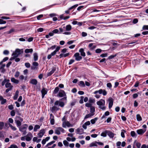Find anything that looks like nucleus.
Returning a JSON list of instances; mask_svg holds the SVG:
<instances>
[{"label": "nucleus", "instance_id": "f257e3e1", "mask_svg": "<svg viewBox=\"0 0 148 148\" xmlns=\"http://www.w3.org/2000/svg\"><path fill=\"white\" fill-rule=\"evenodd\" d=\"M58 97H64L63 98L60 99V101H66L67 97L66 93L64 90H60L58 92V94L57 96Z\"/></svg>", "mask_w": 148, "mask_h": 148}, {"label": "nucleus", "instance_id": "f03ea898", "mask_svg": "<svg viewBox=\"0 0 148 148\" xmlns=\"http://www.w3.org/2000/svg\"><path fill=\"white\" fill-rule=\"evenodd\" d=\"M28 127V125L27 124H25L18 128L19 130L23 133V135H25L26 134V130Z\"/></svg>", "mask_w": 148, "mask_h": 148}, {"label": "nucleus", "instance_id": "7ed1b4c3", "mask_svg": "<svg viewBox=\"0 0 148 148\" xmlns=\"http://www.w3.org/2000/svg\"><path fill=\"white\" fill-rule=\"evenodd\" d=\"M60 132L62 133L64 132V130L61 127H59L56 128L55 130V133L58 135H60Z\"/></svg>", "mask_w": 148, "mask_h": 148}, {"label": "nucleus", "instance_id": "20e7f679", "mask_svg": "<svg viewBox=\"0 0 148 148\" xmlns=\"http://www.w3.org/2000/svg\"><path fill=\"white\" fill-rule=\"evenodd\" d=\"M54 105L55 106L59 105L61 107H63L64 106V102L60 101L59 100L56 101L54 103Z\"/></svg>", "mask_w": 148, "mask_h": 148}, {"label": "nucleus", "instance_id": "39448f33", "mask_svg": "<svg viewBox=\"0 0 148 148\" xmlns=\"http://www.w3.org/2000/svg\"><path fill=\"white\" fill-rule=\"evenodd\" d=\"M74 57L75 58V60L77 61H79L82 59V57L80 56L79 53H75L74 55Z\"/></svg>", "mask_w": 148, "mask_h": 148}, {"label": "nucleus", "instance_id": "423d86ee", "mask_svg": "<svg viewBox=\"0 0 148 148\" xmlns=\"http://www.w3.org/2000/svg\"><path fill=\"white\" fill-rule=\"evenodd\" d=\"M108 101H109V108L110 109L113 105V99L112 97H109L108 99Z\"/></svg>", "mask_w": 148, "mask_h": 148}, {"label": "nucleus", "instance_id": "0eeeda50", "mask_svg": "<svg viewBox=\"0 0 148 148\" xmlns=\"http://www.w3.org/2000/svg\"><path fill=\"white\" fill-rule=\"evenodd\" d=\"M105 103V101L104 100L102 99H101L100 100L97 102V104L99 106H100L102 105L104 106Z\"/></svg>", "mask_w": 148, "mask_h": 148}, {"label": "nucleus", "instance_id": "6e6552de", "mask_svg": "<svg viewBox=\"0 0 148 148\" xmlns=\"http://www.w3.org/2000/svg\"><path fill=\"white\" fill-rule=\"evenodd\" d=\"M32 65L33 66L31 67V69L32 70H34L37 69L36 67L38 66V64L37 62H35L33 63Z\"/></svg>", "mask_w": 148, "mask_h": 148}, {"label": "nucleus", "instance_id": "1a4fd4ad", "mask_svg": "<svg viewBox=\"0 0 148 148\" xmlns=\"http://www.w3.org/2000/svg\"><path fill=\"white\" fill-rule=\"evenodd\" d=\"M76 134L80 135L83 134L84 133V130L82 128H78L76 130Z\"/></svg>", "mask_w": 148, "mask_h": 148}, {"label": "nucleus", "instance_id": "9d476101", "mask_svg": "<svg viewBox=\"0 0 148 148\" xmlns=\"http://www.w3.org/2000/svg\"><path fill=\"white\" fill-rule=\"evenodd\" d=\"M45 133V130L44 129H42L40 130L38 134L39 137L40 138H41L44 135Z\"/></svg>", "mask_w": 148, "mask_h": 148}, {"label": "nucleus", "instance_id": "9b49d317", "mask_svg": "<svg viewBox=\"0 0 148 148\" xmlns=\"http://www.w3.org/2000/svg\"><path fill=\"white\" fill-rule=\"evenodd\" d=\"M56 68L55 67H53L51 70L47 74V76H49L51 75L54 72L56 71Z\"/></svg>", "mask_w": 148, "mask_h": 148}, {"label": "nucleus", "instance_id": "f8f14e48", "mask_svg": "<svg viewBox=\"0 0 148 148\" xmlns=\"http://www.w3.org/2000/svg\"><path fill=\"white\" fill-rule=\"evenodd\" d=\"M71 125L70 123L67 121L66 122H64L62 123V127L65 128L66 127V126H67L68 127H69L71 126Z\"/></svg>", "mask_w": 148, "mask_h": 148}, {"label": "nucleus", "instance_id": "ddd939ff", "mask_svg": "<svg viewBox=\"0 0 148 148\" xmlns=\"http://www.w3.org/2000/svg\"><path fill=\"white\" fill-rule=\"evenodd\" d=\"M146 131V130H143V129H140L137 130V134L139 135H142Z\"/></svg>", "mask_w": 148, "mask_h": 148}, {"label": "nucleus", "instance_id": "4468645a", "mask_svg": "<svg viewBox=\"0 0 148 148\" xmlns=\"http://www.w3.org/2000/svg\"><path fill=\"white\" fill-rule=\"evenodd\" d=\"M79 52L80 53V54L83 57L85 56L86 54L83 48L80 49L79 50Z\"/></svg>", "mask_w": 148, "mask_h": 148}, {"label": "nucleus", "instance_id": "2eb2a0df", "mask_svg": "<svg viewBox=\"0 0 148 148\" xmlns=\"http://www.w3.org/2000/svg\"><path fill=\"white\" fill-rule=\"evenodd\" d=\"M30 83L33 85H36L37 84L38 82L36 79H33L31 80L30 82Z\"/></svg>", "mask_w": 148, "mask_h": 148}, {"label": "nucleus", "instance_id": "dca6fc26", "mask_svg": "<svg viewBox=\"0 0 148 148\" xmlns=\"http://www.w3.org/2000/svg\"><path fill=\"white\" fill-rule=\"evenodd\" d=\"M65 28V31H69L71 30L72 29V27L69 24L66 26Z\"/></svg>", "mask_w": 148, "mask_h": 148}, {"label": "nucleus", "instance_id": "f3484780", "mask_svg": "<svg viewBox=\"0 0 148 148\" xmlns=\"http://www.w3.org/2000/svg\"><path fill=\"white\" fill-rule=\"evenodd\" d=\"M107 135L110 138H113L114 135V134L113 133L109 131H107Z\"/></svg>", "mask_w": 148, "mask_h": 148}, {"label": "nucleus", "instance_id": "a211bd4d", "mask_svg": "<svg viewBox=\"0 0 148 148\" xmlns=\"http://www.w3.org/2000/svg\"><path fill=\"white\" fill-rule=\"evenodd\" d=\"M47 89L45 88H43L41 91L42 94H44L45 95L47 93Z\"/></svg>", "mask_w": 148, "mask_h": 148}, {"label": "nucleus", "instance_id": "6ab92c4d", "mask_svg": "<svg viewBox=\"0 0 148 148\" xmlns=\"http://www.w3.org/2000/svg\"><path fill=\"white\" fill-rule=\"evenodd\" d=\"M95 114V113H89L88 114H86V116H85L84 119H87V118H90L93 116Z\"/></svg>", "mask_w": 148, "mask_h": 148}, {"label": "nucleus", "instance_id": "aec40b11", "mask_svg": "<svg viewBox=\"0 0 148 148\" xmlns=\"http://www.w3.org/2000/svg\"><path fill=\"white\" fill-rule=\"evenodd\" d=\"M15 52L18 55H20L23 52V51L22 49L21 50L19 49H16Z\"/></svg>", "mask_w": 148, "mask_h": 148}, {"label": "nucleus", "instance_id": "412c9836", "mask_svg": "<svg viewBox=\"0 0 148 148\" xmlns=\"http://www.w3.org/2000/svg\"><path fill=\"white\" fill-rule=\"evenodd\" d=\"M11 81L16 84H18L19 82V81L18 80L16 79L14 77H12L11 79Z\"/></svg>", "mask_w": 148, "mask_h": 148}, {"label": "nucleus", "instance_id": "4be33fe9", "mask_svg": "<svg viewBox=\"0 0 148 148\" xmlns=\"http://www.w3.org/2000/svg\"><path fill=\"white\" fill-rule=\"evenodd\" d=\"M15 122L16 123L17 126L19 128L21 126V122L19 121V120L15 121Z\"/></svg>", "mask_w": 148, "mask_h": 148}, {"label": "nucleus", "instance_id": "5701e85b", "mask_svg": "<svg viewBox=\"0 0 148 148\" xmlns=\"http://www.w3.org/2000/svg\"><path fill=\"white\" fill-rule=\"evenodd\" d=\"M19 94V92L18 90H16L15 92V94L13 97V99L14 100H16L17 99L18 95Z\"/></svg>", "mask_w": 148, "mask_h": 148}, {"label": "nucleus", "instance_id": "b1692460", "mask_svg": "<svg viewBox=\"0 0 148 148\" xmlns=\"http://www.w3.org/2000/svg\"><path fill=\"white\" fill-rule=\"evenodd\" d=\"M34 59L35 61H36L38 60V56L36 53H34L33 54Z\"/></svg>", "mask_w": 148, "mask_h": 148}, {"label": "nucleus", "instance_id": "393cba45", "mask_svg": "<svg viewBox=\"0 0 148 148\" xmlns=\"http://www.w3.org/2000/svg\"><path fill=\"white\" fill-rule=\"evenodd\" d=\"M33 51V50L32 49H25V52L26 53H32Z\"/></svg>", "mask_w": 148, "mask_h": 148}, {"label": "nucleus", "instance_id": "a878e982", "mask_svg": "<svg viewBox=\"0 0 148 148\" xmlns=\"http://www.w3.org/2000/svg\"><path fill=\"white\" fill-rule=\"evenodd\" d=\"M59 88L58 87H56L53 92V94H56L59 91Z\"/></svg>", "mask_w": 148, "mask_h": 148}, {"label": "nucleus", "instance_id": "bb28decb", "mask_svg": "<svg viewBox=\"0 0 148 148\" xmlns=\"http://www.w3.org/2000/svg\"><path fill=\"white\" fill-rule=\"evenodd\" d=\"M136 143V145L138 148H140L141 146V143H140L136 142V140L134 142V144Z\"/></svg>", "mask_w": 148, "mask_h": 148}, {"label": "nucleus", "instance_id": "cd10ccee", "mask_svg": "<svg viewBox=\"0 0 148 148\" xmlns=\"http://www.w3.org/2000/svg\"><path fill=\"white\" fill-rule=\"evenodd\" d=\"M96 141L91 143L89 145L90 147H92L94 146H97Z\"/></svg>", "mask_w": 148, "mask_h": 148}, {"label": "nucleus", "instance_id": "c85d7f7f", "mask_svg": "<svg viewBox=\"0 0 148 148\" xmlns=\"http://www.w3.org/2000/svg\"><path fill=\"white\" fill-rule=\"evenodd\" d=\"M98 119V118L95 117V118H94V119H91L90 120V122H91V123L92 124H95V123L96 121Z\"/></svg>", "mask_w": 148, "mask_h": 148}, {"label": "nucleus", "instance_id": "c756f323", "mask_svg": "<svg viewBox=\"0 0 148 148\" xmlns=\"http://www.w3.org/2000/svg\"><path fill=\"white\" fill-rule=\"evenodd\" d=\"M40 126L38 125H36L34 128V132H36L38 129H39Z\"/></svg>", "mask_w": 148, "mask_h": 148}, {"label": "nucleus", "instance_id": "7c9ffc66", "mask_svg": "<svg viewBox=\"0 0 148 148\" xmlns=\"http://www.w3.org/2000/svg\"><path fill=\"white\" fill-rule=\"evenodd\" d=\"M136 119L138 121H140L142 120V118L139 114L136 115Z\"/></svg>", "mask_w": 148, "mask_h": 148}, {"label": "nucleus", "instance_id": "2f4dec72", "mask_svg": "<svg viewBox=\"0 0 148 148\" xmlns=\"http://www.w3.org/2000/svg\"><path fill=\"white\" fill-rule=\"evenodd\" d=\"M9 58L8 57H5L0 62V65L2 64L3 62H5Z\"/></svg>", "mask_w": 148, "mask_h": 148}, {"label": "nucleus", "instance_id": "473e14b6", "mask_svg": "<svg viewBox=\"0 0 148 148\" xmlns=\"http://www.w3.org/2000/svg\"><path fill=\"white\" fill-rule=\"evenodd\" d=\"M95 108L94 106H92L90 107V112L91 113H95Z\"/></svg>", "mask_w": 148, "mask_h": 148}, {"label": "nucleus", "instance_id": "72a5a7b5", "mask_svg": "<svg viewBox=\"0 0 148 148\" xmlns=\"http://www.w3.org/2000/svg\"><path fill=\"white\" fill-rule=\"evenodd\" d=\"M88 101L90 103H94L95 102V100L91 97H90Z\"/></svg>", "mask_w": 148, "mask_h": 148}, {"label": "nucleus", "instance_id": "f704fd0d", "mask_svg": "<svg viewBox=\"0 0 148 148\" xmlns=\"http://www.w3.org/2000/svg\"><path fill=\"white\" fill-rule=\"evenodd\" d=\"M11 86H13L11 85V84L9 82H7L5 84V87L6 88H11Z\"/></svg>", "mask_w": 148, "mask_h": 148}, {"label": "nucleus", "instance_id": "c9c22d12", "mask_svg": "<svg viewBox=\"0 0 148 148\" xmlns=\"http://www.w3.org/2000/svg\"><path fill=\"white\" fill-rule=\"evenodd\" d=\"M107 131H106L105 132H102L101 134V136L103 137H106L107 136Z\"/></svg>", "mask_w": 148, "mask_h": 148}, {"label": "nucleus", "instance_id": "e433bc0d", "mask_svg": "<svg viewBox=\"0 0 148 148\" xmlns=\"http://www.w3.org/2000/svg\"><path fill=\"white\" fill-rule=\"evenodd\" d=\"M100 90H102V91H101V94H102L103 95L105 96L107 95V92L105 90H103L102 89H100Z\"/></svg>", "mask_w": 148, "mask_h": 148}, {"label": "nucleus", "instance_id": "4c0bfd02", "mask_svg": "<svg viewBox=\"0 0 148 148\" xmlns=\"http://www.w3.org/2000/svg\"><path fill=\"white\" fill-rule=\"evenodd\" d=\"M9 126L10 127L11 129L14 131H15L17 129L15 127H14L10 123L9 124Z\"/></svg>", "mask_w": 148, "mask_h": 148}, {"label": "nucleus", "instance_id": "58836bf2", "mask_svg": "<svg viewBox=\"0 0 148 148\" xmlns=\"http://www.w3.org/2000/svg\"><path fill=\"white\" fill-rule=\"evenodd\" d=\"M4 125V123L2 122H0V130H2L3 127Z\"/></svg>", "mask_w": 148, "mask_h": 148}, {"label": "nucleus", "instance_id": "ea45409f", "mask_svg": "<svg viewBox=\"0 0 148 148\" xmlns=\"http://www.w3.org/2000/svg\"><path fill=\"white\" fill-rule=\"evenodd\" d=\"M116 56V54H114V55H112L108 57V59L110 60L113 58L115 57Z\"/></svg>", "mask_w": 148, "mask_h": 148}, {"label": "nucleus", "instance_id": "a19ab883", "mask_svg": "<svg viewBox=\"0 0 148 148\" xmlns=\"http://www.w3.org/2000/svg\"><path fill=\"white\" fill-rule=\"evenodd\" d=\"M57 46L56 45H54L52 46L51 47L48 48L47 49V51H48L50 49L53 50Z\"/></svg>", "mask_w": 148, "mask_h": 148}, {"label": "nucleus", "instance_id": "79ce46f5", "mask_svg": "<svg viewBox=\"0 0 148 148\" xmlns=\"http://www.w3.org/2000/svg\"><path fill=\"white\" fill-rule=\"evenodd\" d=\"M131 135L132 137H134L135 136H136V135L134 131H132L131 132Z\"/></svg>", "mask_w": 148, "mask_h": 148}, {"label": "nucleus", "instance_id": "37998d69", "mask_svg": "<svg viewBox=\"0 0 148 148\" xmlns=\"http://www.w3.org/2000/svg\"><path fill=\"white\" fill-rule=\"evenodd\" d=\"M65 28V26H64L63 27H60L59 28V30L60 31V32H64L65 31L64 29Z\"/></svg>", "mask_w": 148, "mask_h": 148}, {"label": "nucleus", "instance_id": "c03bdc74", "mask_svg": "<svg viewBox=\"0 0 148 148\" xmlns=\"http://www.w3.org/2000/svg\"><path fill=\"white\" fill-rule=\"evenodd\" d=\"M9 124L7 123H5V126L3 127V128L5 129H8L9 128Z\"/></svg>", "mask_w": 148, "mask_h": 148}, {"label": "nucleus", "instance_id": "a18cd8bd", "mask_svg": "<svg viewBox=\"0 0 148 148\" xmlns=\"http://www.w3.org/2000/svg\"><path fill=\"white\" fill-rule=\"evenodd\" d=\"M146 30H148V25H143L142 27V31Z\"/></svg>", "mask_w": 148, "mask_h": 148}, {"label": "nucleus", "instance_id": "49530a36", "mask_svg": "<svg viewBox=\"0 0 148 148\" xmlns=\"http://www.w3.org/2000/svg\"><path fill=\"white\" fill-rule=\"evenodd\" d=\"M64 145L66 147H68L69 146V143L66 140H64L63 141Z\"/></svg>", "mask_w": 148, "mask_h": 148}, {"label": "nucleus", "instance_id": "de8ad7c7", "mask_svg": "<svg viewBox=\"0 0 148 148\" xmlns=\"http://www.w3.org/2000/svg\"><path fill=\"white\" fill-rule=\"evenodd\" d=\"M78 5L77 4L75 5H74L71 6V7H70V8H69V10H71L73 8H75L76 7H77Z\"/></svg>", "mask_w": 148, "mask_h": 148}, {"label": "nucleus", "instance_id": "09e8293b", "mask_svg": "<svg viewBox=\"0 0 148 148\" xmlns=\"http://www.w3.org/2000/svg\"><path fill=\"white\" fill-rule=\"evenodd\" d=\"M25 67L27 68H29L30 67V64L29 62L25 63Z\"/></svg>", "mask_w": 148, "mask_h": 148}, {"label": "nucleus", "instance_id": "8fccbe9b", "mask_svg": "<svg viewBox=\"0 0 148 148\" xmlns=\"http://www.w3.org/2000/svg\"><path fill=\"white\" fill-rule=\"evenodd\" d=\"M53 34H58L59 33V30L57 29H55L52 31Z\"/></svg>", "mask_w": 148, "mask_h": 148}, {"label": "nucleus", "instance_id": "3c124183", "mask_svg": "<svg viewBox=\"0 0 148 148\" xmlns=\"http://www.w3.org/2000/svg\"><path fill=\"white\" fill-rule=\"evenodd\" d=\"M19 55H18L17 53H16L15 52L13 53L12 54V56H13L15 58L18 57Z\"/></svg>", "mask_w": 148, "mask_h": 148}, {"label": "nucleus", "instance_id": "603ef678", "mask_svg": "<svg viewBox=\"0 0 148 148\" xmlns=\"http://www.w3.org/2000/svg\"><path fill=\"white\" fill-rule=\"evenodd\" d=\"M4 136L3 133L2 132L0 131V138L1 139H3Z\"/></svg>", "mask_w": 148, "mask_h": 148}, {"label": "nucleus", "instance_id": "864d4df0", "mask_svg": "<svg viewBox=\"0 0 148 148\" xmlns=\"http://www.w3.org/2000/svg\"><path fill=\"white\" fill-rule=\"evenodd\" d=\"M16 118L18 119L17 120H19L21 122L23 121V119L19 116H16Z\"/></svg>", "mask_w": 148, "mask_h": 148}, {"label": "nucleus", "instance_id": "5fc2aeb1", "mask_svg": "<svg viewBox=\"0 0 148 148\" xmlns=\"http://www.w3.org/2000/svg\"><path fill=\"white\" fill-rule=\"evenodd\" d=\"M15 112L14 110L11 111L10 112V115L12 116H14L15 115Z\"/></svg>", "mask_w": 148, "mask_h": 148}, {"label": "nucleus", "instance_id": "6e6d98bb", "mask_svg": "<svg viewBox=\"0 0 148 148\" xmlns=\"http://www.w3.org/2000/svg\"><path fill=\"white\" fill-rule=\"evenodd\" d=\"M108 54L107 53H103L100 55V56L102 58L106 57L107 56Z\"/></svg>", "mask_w": 148, "mask_h": 148}, {"label": "nucleus", "instance_id": "4d7b16f0", "mask_svg": "<svg viewBox=\"0 0 148 148\" xmlns=\"http://www.w3.org/2000/svg\"><path fill=\"white\" fill-rule=\"evenodd\" d=\"M107 86L108 88L110 89L112 88V85L110 83H108L107 84Z\"/></svg>", "mask_w": 148, "mask_h": 148}, {"label": "nucleus", "instance_id": "13d9d810", "mask_svg": "<svg viewBox=\"0 0 148 148\" xmlns=\"http://www.w3.org/2000/svg\"><path fill=\"white\" fill-rule=\"evenodd\" d=\"M19 75H20L19 72L17 71L16 72L15 74L14 75V76L16 77H17L19 76Z\"/></svg>", "mask_w": 148, "mask_h": 148}, {"label": "nucleus", "instance_id": "bf43d9fd", "mask_svg": "<svg viewBox=\"0 0 148 148\" xmlns=\"http://www.w3.org/2000/svg\"><path fill=\"white\" fill-rule=\"evenodd\" d=\"M6 21H3V19H0V24H4L6 23Z\"/></svg>", "mask_w": 148, "mask_h": 148}, {"label": "nucleus", "instance_id": "052dcab7", "mask_svg": "<svg viewBox=\"0 0 148 148\" xmlns=\"http://www.w3.org/2000/svg\"><path fill=\"white\" fill-rule=\"evenodd\" d=\"M9 53V51L7 50H5L3 52V54L4 55H7Z\"/></svg>", "mask_w": 148, "mask_h": 148}, {"label": "nucleus", "instance_id": "680f3d73", "mask_svg": "<svg viewBox=\"0 0 148 148\" xmlns=\"http://www.w3.org/2000/svg\"><path fill=\"white\" fill-rule=\"evenodd\" d=\"M101 51L102 50L100 49H97L95 50V52L97 53H100Z\"/></svg>", "mask_w": 148, "mask_h": 148}, {"label": "nucleus", "instance_id": "e2e57ef3", "mask_svg": "<svg viewBox=\"0 0 148 148\" xmlns=\"http://www.w3.org/2000/svg\"><path fill=\"white\" fill-rule=\"evenodd\" d=\"M92 105L90 103H86L85 104L86 106L88 108L91 107L92 106Z\"/></svg>", "mask_w": 148, "mask_h": 148}, {"label": "nucleus", "instance_id": "0e129e2a", "mask_svg": "<svg viewBox=\"0 0 148 148\" xmlns=\"http://www.w3.org/2000/svg\"><path fill=\"white\" fill-rule=\"evenodd\" d=\"M13 86H11V88H7L5 90V92L6 93L8 92L10 90H11L12 89Z\"/></svg>", "mask_w": 148, "mask_h": 148}, {"label": "nucleus", "instance_id": "69168bd1", "mask_svg": "<svg viewBox=\"0 0 148 148\" xmlns=\"http://www.w3.org/2000/svg\"><path fill=\"white\" fill-rule=\"evenodd\" d=\"M7 101L6 99H3L1 102V104L2 105L4 104Z\"/></svg>", "mask_w": 148, "mask_h": 148}, {"label": "nucleus", "instance_id": "338daca9", "mask_svg": "<svg viewBox=\"0 0 148 148\" xmlns=\"http://www.w3.org/2000/svg\"><path fill=\"white\" fill-rule=\"evenodd\" d=\"M99 108L103 110H105L106 108V107L105 106H99Z\"/></svg>", "mask_w": 148, "mask_h": 148}, {"label": "nucleus", "instance_id": "774afa93", "mask_svg": "<svg viewBox=\"0 0 148 148\" xmlns=\"http://www.w3.org/2000/svg\"><path fill=\"white\" fill-rule=\"evenodd\" d=\"M8 108L10 110H12L14 108L13 106L11 104L8 106Z\"/></svg>", "mask_w": 148, "mask_h": 148}]
</instances>
